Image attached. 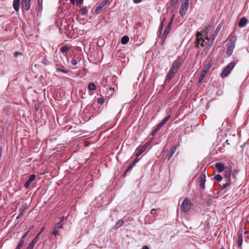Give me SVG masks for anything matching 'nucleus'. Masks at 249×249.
<instances>
[{
  "instance_id": "obj_20",
  "label": "nucleus",
  "mask_w": 249,
  "mask_h": 249,
  "mask_svg": "<svg viewBox=\"0 0 249 249\" xmlns=\"http://www.w3.org/2000/svg\"><path fill=\"white\" fill-rule=\"evenodd\" d=\"M171 115L169 114L165 117L164 119H163L161 122L159 123V125L162 127L168 121L169 118H170Z\"/></svg>"
},
{
  "instance_id": "obj_8",
  "label": "nucleus",
  "mask_w": 249,
  "mask_h": 249,
  "mask_svg": "<svg viewBox=\"0 0 249 249\" xmlns=\"http://www.w3.org/2000/svg\"><path fill=\"white\" fill-rule=\"evenodd\" d=\"M173 19H174V15L173 16V17L171 18V19H170V21L168 23L167 27L164 29L163 34V38L164 39H166L167 36L168 34V33L170 30V29H171L172 25Z\"/></svg>"
},
{
  "instance_id": "obj_55",
  "label": "nucleus",
  "mask_w": 249,
  "mask_h": 249,
  "mask_svg": "<svg viewBox=\"0 0 249 249\" xmlns=\"http://www.w3.org/2000/svg\"><path fill=\"white\" fill-rule=\"evenodd\" d=\"M142 249H149L148 246H143Z\"/></svg>"
},
{
  "instance_id": "obj_16",
  "label": "nucleus",
  "mask_w": 249,
  "mask_h": 249,
  "mask_svg": "<svg viewBox=\"0 0 249 249\" xmlns=\"http://www.w3.org/2000/svg\"><path fill=\"white\" fill-rule=\"evenodd\" d=\"M225 181H226V182L224 184H223L222 185V186H221V190H224L225 189H226L228 186H229L231 184V181L230 176H229L228 177V178H226Z\"/></svg>"
},
{
  "instance_id": "obj_46",
  "label": "nucleus",
  "mask_w": 249,
  "mask_h": 249,
  "mask_svg": "<svg viewBox=\"0 0 249 249\" xmlns=\"http://www.w3.org/2000/svg\"><path fill=\"white\" fill-rule=\"evenodd\" d=\"M18 55H22V53L19 52H15L14 53V55L15 57H17Z\"/></svg>"
},
{
  "instance_id": "obj_29",
  "label": "nucleus",
  "mask_w": 249,
  "mask_h": 249,
  "mask_svg": "<svg viewBox=\"0 0 249 249\" xmlns=\"http://www.w3.org/2000/svg\"><path fill=\"white\" fill-rule=\"evenodd\" d=\"M213 41H213V40L212 39V41L207 45V47H206V48L204 50V51L206 53H208V51H209V50L210 49V48L212 47V46L213 43Z\"/></svg>"
},
{
  "instance_id": "obj_64",
  "label": "nucleus",
  "mask_w": 249,
  "mask_h": 249,
  "mask_svg": "<svg viewBox=\"0 0 249 249\" xmlns=\"http://www.w3.org/2000/svg\"><path fill=\"white\" fill-rule=\"evenodd\" d=\"M207 39L209 40V39L208 37L206 38Z\"/></svg>"
},
{
  "instance_id": "obj_39",
  "label": "nucleus",
  "mask_w": 249,
  "mask_h": 249,
  "mask_svg": "<svg viewBox=\"0 0 249 249\" xmlns=\"http://www.w3.org/2000/svg\"><path fill=\"white\" fill-rule=\"evenodd\" d=\"M41 63L45 65H48L49 63L48 60L46 58L42 59Z\"/></svg>"
},
{
  "instance_id": "obj_2",
  "label": "nucleus",
  "mask_w": 249,
  "mask_h": 249,
  "mask_svg": "<svg viewBox=\"0 0 249 249\" xmlns=\"http://www.w3.org/2000/svg\"><path fill=\"white\" fill-rule=\"evenodd\" d=\"M236 65L235 61H233L230 63L223 70L221 73V76L222 78L226 77L230 73L231 71L233 69Z\"/></svg>"
},
{
  "instance_id": "obj_4",
  "label": "nucleus",
  "mask_w": 249,
  "mask_h": 249,
  "mask_svg": "<svg viewBox=\"0 0 249 249\" xmlns=\"http://www.w3.org/2000/svg\"><path fill=\"white\" fill-rule=\"evenodd\" d=\"M182 63V61L180 58H178L173 61L170 70L176 73L180 67Z\"/></svg>"
},
{
  "instance_id": "obj_63",
  "label": "nucleus",
  "mask_w": 249,
  "mask_h": 249,
  "mask_svg": "<svg viewBox=\"0 0 249 249\" xmlns=\"http://www.w3.org/2000/svg\"><path fill=\"white\" fill-rule=\"evenodd\" d=\"M36 110H37V107H36Z\"/></svg>"
},
{
  "instance_id": "obj_44",
  "label": "nucleus",
  "mask_w": 249,
  "mask_h": 249,
  "mask_svg": "<svg viewBox=\"0 0 249 249\" xmlns=\"http://www.w3.org/2000/svg\"><path fill=\"white\" fill-rule=\"evenodd\" d=\"M44 229H45V227H43L40 230L39 232L36 236H38V238H39L40 237V235L42 234V233L44 231Z\"/></svg>"
},
{
  "instance_id": "obj_42",
  "label": "nucleus",
  "mask_w": 249,
  "mask_h": 249,
  "mask_svg": "<svg viewBox=\"0 0 249 249\" xmlns=\"http://www.w3.org/2000/svg\"><path fill=\"white\" fill-rule=\"evenodd\" d=\"M150 213L154 216H157L158 214L157 213V210L155 209H153L151 210Z\"/></svg>"
},
{
  "instance_id": "obj_45",
  "label": "nucleus",
  "mask_w": 249,
  "mask_h": 249,
  "mask_svg": "<svg viewBox=\"0 0 249 249\" xmlns=\"http://www.w3.org/2000/svg\"><path fill=\"white\" fill-rule=\"evenodd\" d=\"M105 102L104 99L103 98H99L98 99V103L99 104H103Z\"/></svg>"
},
{
  "instance_id": "obj_5",
  "label": "nucleus",
  "mask_w": 249,
  "mask_h": 249,
  "mask_svg": "<svg viewBox=\"0 0 249 249\" xmlns=\"http://www.w3.org/2000/svg\"><path fill=\"white\" fill-rule=\"evenodd\" d=\"M150 142H147L144 143V145L139 146L136 150V157H138L140 156L143 152H144L150 146Z\"/></svg>"
},
{
  "instance_id": "obj_58",
  "label": "nucleus",
  "mask_w": 249,
  "mask_h": 249,
  "mask_svg": "<svg viewBox=\"0 0 249 249\" xmlns=\"http://www.w3.org/2000/svg\"><path fill=\"white\" fill-rule=\"evenodd\" d=\"M33 228H34V225H32V226L30 227L28 231H29V232H30V231H31L32 229H33Z\"/></svg>"
},
{
  "instance_id": "obj_7",
  "label": "nucleus",
  "mask_w": 249,
  "mask_h": 249,
  "mask_svg": "<svg viewBox=\"0 0 249 249\" xmlns=\"http://www.w3.org/2000/svg\"><path fill=\"white\" fill-rule=\"evenodd\" d=\"M208 173L204 170L200 175L199 177L200 187L203 190L205 188V183L206 182V175Z\"/></svg>"
},
{
  "instance_id": "obj_60",
  "label": "nucleus",
  "mask_w": 249,
  "mask_h": 249,
  "mask_svg": "<svg viewBox=\"0 0 249 249\" xmlns=\"http://www.w3.org/2000/svg\"><path fill=\"white\" fill-rule=\"evenodd\" d=\"M225 143H226L228 145H230V143L229 142V140H227L225 142Z\"/></svg>"
},
{
  "instance_id": "obj_47",
  "label": "nucleus",
  "mask_w": 249,
  "mask_h": 249,
  "mask_svg": "<svg viewBox=\"0 0 249 249\" xmlns=\"http://www.w3.org/2000/svg\"><path fill=\"white\" fill-rule=\"evenodd\" d=\"M25 239H23L21 238V240L19 242L18 245H20V246L22 247V246L24 244Z\"/></svg>"
},
{
  "instance_id": "obj_24",
  "label": "nucleus",
  "mask_w": 249,
  "mask_h": 249,
  "mask_svg": "<svg viewBox=\"0 0 249 249\" xmlns=\"http://www.w3.org/2000/svg\"><path fill=\"white\" fill-rule=\"evenodd\" d=\"M175 74V73L174 72L171 71V70H169L168 72L167 73V74L166 75L167 79L169 81H170L173 78V77L174 76Z\"/></svg>"
},
{
  "instance_id": "obj_57",
  "label": "nucleus",
  "mask_w": 249,
  "mask_h": 249,
  "mask_svg": "<svg viewBox=\"0 0 249 249\" xmlns=\"http://www.w3.org/2000/svg\"><path fill=\"white\" fill-rule=\"evenodd\" d=\"M21 247V246L18 244L16 249H20Z\"/></svg>"
},
{
  "instance_id": "obj_49",
  "label": "nucleus",
  "mask_w": 249,
  "mask_h": 249,
  "mask_svg": "<svg viewBox=\"0 0 249 249\" xmlns=\"http://www.w3.org/2000/svg\"><path fill=\"white\" fill-rule=\"evenodd\" d=\"M29 231H27L22 236V238L23 239H25L26 238V237L27 236L28 234H29Z\"/></svg>"
},
{
  "instance_id": "obj_10",
  "label": "nucleus",
  "mask_w": 249,
  "mask_h": 249,
  "mask_svg": "<svg viewBox=\"0 0 249 249\" xmlns=\"http://www.w3.org/2000/svg\"><path fill=\"white\" fill-rule=\"evenodd\" d=\"M188 4H184L183 3H181V6L179 8V14L182 17H183L189 8Z\"/></svg>"
},
{
  "instance_id": "obj_36",
  "label": "nucleus",
  "mask_w": 249,
  "mask_h": 249,
  "mask_svg": "<svg viewBox=\"0 0 249 249\" xmlns=\"http://www.w3.org/2000/svg\"><path fill=\"white\" fill-rule=\"evenodd\" d=\"M56 71L58 72H62L64 73H67L68 72V71L67 70H65L64 69H62L61 68H56Z\"/></svg>"
},
{
  "instance_id": "obj_17",
  "label": "nucleus",
  "mask_w": 249,
  "mask_h": 249,
  "mask_svg": "<svg viewBox=\"0 0 249 249\" xmlns=\"http://www.w3.org/2000/svg\"><path fill=\"white\" fill-rule=\"evenodd\" d=\"M215 167L218 170V172H221L224 170V164L220 162H217L215 164Z\"/></svg>"
},
{
  "instance_id": "obj_14",
  "label": "nucleus",
  "mask_w": 249,
  "mask_h": 249,
  "mask_svg": "<svg viewBox=\"0 0 249 249\" xmlns=\"http://www.w3.org/2000/svg\"><path fill=\"white\" fill-rule=\"evenodd\" d=\"M248 22V20L246 18V17H242L241 18L238 22V26L242 28L246 26L247 24V23Z\"/></svg>"
},
{
  "instance_id": "obj_30",
  "label": "nucleus",
  "mask_w": 249,
  "mask_h": 249,
  "mask_svg": "<svg viewBox=\"0 0 249 249\" xmlns=\"http://www.w3.org/2000/svg\"><path fill=\"white\" fill-rule=\"evenodd\" d=\"M134 166V163H131L129 165V166L128 167L127 169L126 170V171L124 172V174L123 176L124 177L126 175V174L127 172H128L130 171L131 170H132V169L133 168Z\"/></svg>"
},
{
  "instance_id": "obj_26",
  "label": "nucleus",
  "mask_w": 249,
  "mask_h": 249,
  "mask_svg": "<svg viewBox=\"0 0 249 249\" xmlns=\"http://www.w3.org/2000/svg\"><path fill=\"white\" fill-rule=\"evenodd\" d=\"M206 74H207L206 72H204V73L203 71H202L201 72V74H200V75L199 76V78H198V83H201L202 82V81H203L204 78L206 76Z\"/></svg>"
},
{
  "instance_id": "obj_28",
  "label": "nucleus",
  "mask_w": 249,
  "mask_h": 249,
  "mask_svg": "<svg viewBox=\"0 0 249 249\" xmlns=\"http://www.w3.org/2000/svg\"><path fill=\"white\" fill-rule=\"evenodd\" d=\"M162 127L160 126L159 124H158L157 127L153 130V131L151 133V135L152 136H154L156 133H157L161 128Z\"/></svg>"
},
{
  "instance_id": "obj_9",
  "label": "nucleus",
  "mask_w": 249,
  "mask_h": 249,
  "mask_svg": "<svg viewBox=\"0 0 249 249\" xmlns=\"http://www.w3.org/2000/svg\"><path fill=\"white\" fill-rule=\"evenodd\" d=\"M108 3V0H106L101 2L99 6H98L95 9V13L97 14H99L103 10L106 8V5Z\"/></svg>"
},
{
  "instance_id": "obj_6",
  "label": "nucleus",
  "mask_w": 249,
  "mask_h": 249,
  "mask_svg": "<svg viewBox=\"0 0 249 249\" xmlns=\"http://www.w3.org/2000/svg\"><path fill=\"white\" fill-rule=\"evenodd\" d=\"M201 36L202 34L199 32H197L196 34V41L195 47L196 48L198 47L199 45L201 47H203L204 46V42H205V40L203 38L201 37Z\"/></svg>"
},
{
  "instance_id": "obj_59",
  "label": "nucleus",
  "mask_w": 249,
  "mask_h": 249,
  "mask_svg": "<svg viewBox=\"0 0 249 249\" xmlns=\"http://www.w3.org/2000/svg\"><path fill=\"white\" fill-rule=\"evenodd\" d=\"M64 216L62 217L59 222L62 223V222L64 220Z\"/></svg>"
},
{
  "instance_id": "obj_48",
  "label": "nucleus",
  "mask_w": 249,
  "mask_h": 249,
  "mask_svg": "<svg viewBox=\"0 0 249 249\" xmlns=\"http://www.w3.org/2000/svg\"><path fill=\"white\" fill-rule=\"evenodd\" d=\"M77 6H80L83 3V0H76Z\"/></svg>"
},
{
  "instance_id": "obj_15",
  "label": "nucleus",
  "mask_w": 249,
  "mask_h": 249,
  "mask_svg": "<svg viewBox=\"0 0 249 249\" xmlns=\"http://www.w3.org/2000/svg\"><path fill=\"white\" fill-rule=\"evenodd\" d=\"M20 0H13V8L15 11L18 12L19 10Z\"/></svg>"
},
{
  "instance_id": "obj_3",
  "label": "nucleus",
  "mask_w": 249,
  "mask_h": 249,
  "mask_svg": "<svg viewBox=\"0 0 249 249\" xmlns=\"http://www.w3.org/2000/svg\"><path fill=\"white\" fill-rule=\"evenodd\" d=\"M235 46V42L234 40L233 37H231V38H230L227 44L226 53L228 56H231L232 54Z\"/></svg>"
},
{
  "instance_id": "obj_23",
  "label": "nucleus",
  "mask_w": 249,
  "mask_h": 249,
  "mask_svg": "<svg viewBox=\"0 0 249 249\" xmlns=\"http://www.w3.org/2000/svg\"><path fill=\"white\" fill-rule=\"evenodd\" d=\"M175 74V73L174 72L171 71V70H169L168 72L167 73V74L166 75L167 79L169 81H170L173 78V77L174 76Z\"/></svg>"
},
{
  "instance_id": "obj_38",
  "label": "nucleus",
  "mask_w": 249,
  "mask_h": 249,
  "mask_svg": "<svg viewBox=\"0 0 249 249\" xmlns=\"http://www.w3.org/2000/svg\"><path fill=\"white\" fill-rule=\"evenodd\" d=\"M71 63L73 66H75L77 64V61L75 58H72L71 60Z\"/></svg>"
},
{
  "instance_id": "obj_35",
  "label": "nucleus",
  "mask_w": 249,
  "mask_h": 249,
  "mask_svg": "<svg viewBox=\"0 0 249 249\" xmlns=\"http://www.w3.org/2000/svg\"><path fill=\"white\" fill-rule=\"evenodd\" d=\"M63 228V225L60 222L57 223L54 227V228L60 230Z\"/></svg>"
},
{
  "instance_id": "obj_18",
  "label": "nucleus",
  "mask_w": 249,
  "mask_h": 249,
  "mask_svg": "<svg viewBox=\"0 0 249 249\" xmlns=\"http://www.w3.org/2000/svg\"><path fill=\"white\" fill-rule=\"evenodd\" d=\"M237 244L239 247H241L243 242V237H242V233L241 231H239L238 233V239L237 241Z\"/></svg>"
},
{
  "instance_id": "obj_53",
  "label": "nucleus",
  "mask_w": 249,
  "mask_h": 249,
  "mask_svg": "<svg viewBox=\"0 0 249 249\" xmlns=\"http://www.w3.org/2000/svg\"><path fill=\"white\" fill-rule=\"evenodd\" d=\"M139 160V159L138 158V157H137L135 160H134V161L132 163H134V165L136 163H137V162H138V161Z\"/></svg>"
},
{
  "instance_id": "obj_11",
  "label": "nucleus",
  "mask_w": 249,
  "mask_h": 249,
  "mask_svg": "<svg viewBox=\"0 0 249 249\" xmlns=\"http://www.w3.org/2000/svg\"><path fill=\"white\" fill-rule=\"evenodd\" d=\"M21 5L25 10H29L31 6V0H21Z\"/></svg>"
},
{
  "instance_id": "obj_33",
  "label": "nucleus",
  "mask_w": 249,
  "mask_h": 249,
  "mask_svg": "<svg viewBox=\"0 0 249 249\" xmlns=\"http://www.w3.org/2000/svg\"><path fill=\"white\" fill-rule=\"evenodd\" d=\"M214 179L218 181H220L222 179V177L220 175H216L214 177Z\"/></svg>"
},
{
  "instance_id": "obj_51",
  "label": "nucleus",
  "mask_w": 249,
  "mask_h": 249,
  "mask_svg": "<svg viewBox=\"0 0 249 249\" xmlns=\"http://www.w3.org/2000/svg\"><path fill=\"white\" fill-rule=\"evenodd\" d=\"M182 3H183L185 5L186 4H189V0H183Z\"/></svg>"
},
{
  "instance_id": "obj_1",
  "label": "nucleus",
  "mask_w": 249,
  "mask_h": 249,
  "mask_svg": "<svg viewBox=\"0 0 249 249\" xmlns=\"http://www.w3.org/2000/svg\"><path fill=\"white\" fill-rule=\"evenodd\" d=\"M192 206V203L188 198H185L180 205V210L184 213L188 212Z\"/></svg>"
},
{
  "instance_id": "obj_32",
  "label": "nucleus",
  "mask_w": 249,
  "mask_h": 249,
  "mask_svg": "<svg viewBox=\"0 0 249 249\" xmlns=\"http://www.w3.org/2000/svg\"><path fill=\"white\" fill-rule=\"evenodd\" d=\"M69 50V49L68 47H67V46H63L61 48V51L63 53H67Z\"/></svg>"
},
{
  "instance_id": "obj_21",
  "label": "nucleus",
  "mask_w": 249,
  "mask_h": 249,
  "mask_svg": "<svg viewBox=\"0 0 249 249\" xmlns=\"http://www.w3.org/2000/svg\"><path fill=\"white\" fill-rule=\"evenodd\" d=\"M124 220L122 219L119 220L116 223L114 226V229H117L121 227L124 224Z\"/></svg>"
},
{
  "instance_id": "obj_13",
  "label": "nucleus",
  "mask_w": 249,
  "mask_h": 249,
  "mask_svg": "<svg viewBox=\"0 0 249 249\" xmlns=\"http://www.w3.org/2000/svg\"><path fill=\"white\" fill-rule=\"evenodd\" d=\"M222 23L221 22L216 27V29L214 31L213 33V34L212 36V39L213 41H214L215 37L217 36L218 33L219 32V31L220 30L221 27H222Z\"/></svg>"
},
{
  "instance_id": "obj_34",
  "label": "nucleus",
  "mask_w": 249,
  "mask_h": 249,
  "mask_svg": "<svg viewBox=\"0 0 249 249\" xmlns=\"http://www.w3.org/2000/svg\"><path fill=\"white\" fill-rule=\"evenodd\" d=\"M52 234L54 235L55 236H57L59 234V230L54 228L53 231H52Z\"/></svg>"
},
{
  "instance_id": "obj_62",
  "label": "nucleus",
  "mask_w": 249,
  "mask_h": 249,
  "mask_svg": "<svg viewBox=\"0 0 249 249\" xmlns=\"http://www.w3.org/2000/svg\"><path fill=\"white\" fill-rule=\"evenodd\" d=\"M244 233H245V234H246V233H248V231H244Z\"/></svg>"
},
{
  "instance_id": "obj_41",
  "label": "nucleus",
  "mask_w": 249,
  "mask_h": 249,
  "mask_svg": "<svg viewBox=\"0 0 249 249\" xmlns=\"http://www.w3.org/2000/svg\"><path fill=\"white\" fill-rule=\"evenodd\" d=\"M23 212V209L22 208H20L19 210V213H18V215L17 217V219H19L21 217V215L22 214Z\"/></svg>"
},
{
  "instance_id": "obj_22",
  "label": "nucleus",
  "mask_w": 249,
  "mask_h": 249,
  "mask_svg": "<svg viewBox=\"0 0 249 249\" xmlns=\"http://www.w3.org/2000/svg\"><path fill=\"white\" fill-rule=\"evenodd\" d=\"M129 40V38L128 36H123L122 38H121V43L122 44H126V43H127L128 42Z\"/></svg>"
},
{
  "instance_id": "obj_19",
  "label": "nucleus",
  "mask_w": 249,
  "mask_h": 249,
  "mask_svg": "<svg viewBox=\"0 0 249 249\" xmlns=\"http://www.w3.org/2000/svg\"><path fill=\"white\" fill-rule=\"evenodd\" d=\"M179 146V144H177L176 145H175V146H174L171 150L170 151V154L169 155V156H168V160H169L172 157V156H173V155L174 154V153H175L176 151V149L177 148V147Z\"/></svg>"
},
{
  "instance_id": "obj_31",
  "label": "nucleus",
  "mask_w": 249,
  "mask_h": 249,
  "mask_svg": "<svg viewBox=\"0 0 249 249\" xmlns=\"http://www.w3.org/2000/svg\"><path fill=\"white\" fill-rule=\"evenodd\" d=\"M38 236H36L30 243L35 246L36 243L38 241Z\"/></svg>"
},
{
  "instance_id": "obj_40",
  "label": "nucleus",
  "mask_w": 249,
  "mask_h": 249,
  "mask_svg": "<svg viewBox=\"0 0 249 249\" xmlns=\"http://www.w3.org/2000/svg\"><path fill=\"white\" fill-rule=\"evenodd\" d=\"M80 11L83 15H86L87 13H88V10L86 7L82 8Z\"/></svg>"
},
{
  "instance_id": "obj_25",
  "label": "nucleus",
  "mask_w": 249,
  "mask_h": 249,
  "mask_svg": "<svg viewBox=\"0 0 249 249\" xmlns=\"http://www.w3.org/2000/svg\"><path fill=\"white\" fill-rule=\"evenodd\" d=\"M212 64L210 63H209L206 65H205L202 71H203L204 73H207L209 71L210 69L212 67Z\"/></svg>"
},
{
  "instance_id": "obj_27",
  "label": "nucleus",
  "mask_w": 249,
  "mask_h": 249,
  "mask_svg": "<svg viewBox=\"0 0 249 249\" xmlns=\"http://www.w3.org/2000/svg\"><path fill=\"white\" fill-rule=\"evenodd\" d=\"M96 86L92 82H90L89 84L88 88L90 90H95L96 89Z\"/></svg>"
},
{
  "instance_id": "obj_43",
  "label": "nucleus",
  "mask_w": 249,
  "mask_h": 249,
  "mask_svg": "<svg viewBox=\"0 0 249 249\" xmlns=\"http://www.w3.org/2000/svg\"><path fill=\"white\" fill-rule=\"evenodd\" d=\"M178 1V0H171V3H170L172 7L175 6L176 5Z\"/></svg>"
},
{
  "instance_id": "obj_56",
  "label": "nucleus",
  "mask_w": 249,
  "mask_h": 249,
  "mask_svg": "<svg viewBox=\"0 0 249 249\" xmlns=\"http://www.w3.org/2000/svg\"><path fill=\"white\" fill-rule=\"evenodd\" d=\"M70 2H71V4H72L73 5H74L75 4V0H70Z\"/></svg>"
},
{
  "instance_id": "obj_52",
  "label": "nucleus",
  "mask_w": 249,
  "mask_h": 249,
  "mask_svg": "<svg viewBox=\"0 0 249 249\" xmlns=\"http://www.w3.org/2000/svg\"><path fill=\"white\" fill-rule=\"evenodd\" d=\"M142 0H133V2L135 3H138L142 1Z\"/></svg>"
},
{
  "instance_id": "obj_37",
  "label": "nucleus",
  "mask_w": 249,
  "mask_h": 249,
  "mask_svg": "<svg viewBox=\"0 0 249 249\" xmlns=\"http://www.w3.org/2000/svg\"><path fill=\"white\" fill-rule=\"evenodd\" d=\"M164 26V23H163V21H161L159 28V32L160 34L162 31L163 28Z\"/></svg>"
},
{
  "instance_id": "obj_54",
  "label": "nucleus",
  "mask_w": 249,
  "mask_h": 249,
  "mask_svg": "<svg viewBox=\"0 0 249 249\" xmlns=\"http://www.w3.org/2000/svg\"><path fill=\"white\" fill-rule=\"evenodd\" d=\"M38 6H39V7L41 6V8L39 9L38 11H42V5H41V4L39 3V2H38Z\"/></svg>"
},
{
  "instance_id": "obj_61",
  "label": "nucleus",
  "mask_w": 249,
  "mask_h": 249,
  "mask_svg": "<svg viewBox=\"0 0 249 249\" xmlns=\"http://www.w3.org/2000/svg\"><path fill=\"white\" fill-rule=\"evenodd\" d=\"M165 20V18H164L161 21H163V23H164V22Z\"/></svg>"
},
{
  "instance_id": "obj_12",
  "label": "nucleus",
  "mask_w": 249,
  "mask_h": 249,
  "mask_svg": "<svg viewBox=\"0 0 249 249\" xmlns=\"http://www.w3.org/2000/svg\"><path fill=\"white\" fill-rule=\"evenodd\" d=\"M36 175H35V174L31 175L29 177V178L26 180V181L24 183V186L26 188H28L30 184L32 183V182H33L36 179Z\"/></svg>"
},
{
  "instance_id": "obj_50",
  "label": "nucleus",
  "mask_w": 249,
  "mask_h": 249,
  "mask_svg": "<svg viewBox=\"0 0 249 249\" xmlns=\"http://www.w3.org/2000/svg\"><path fill=\"white\" fill-rule=\"evenodd\" d=\"M34 247V246L30 243L26 249H33Z\"/></svg>"
}]
</instances>
